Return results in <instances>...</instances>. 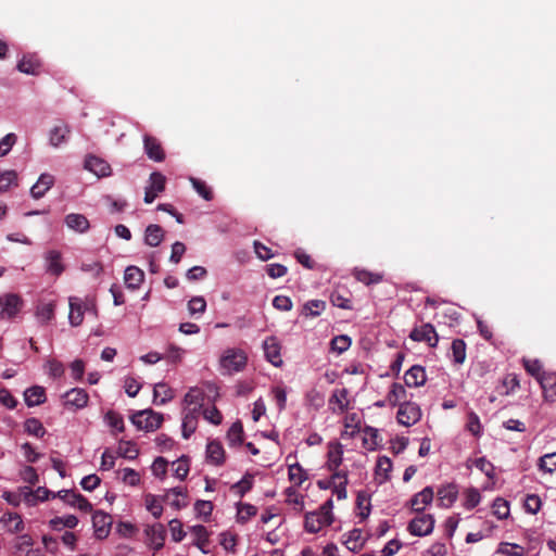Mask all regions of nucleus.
Returning a JSON list of instances; mask_svg holds the SVG:
<instances>
[{
    "label": "nucleus",
    "instance_id": "obj_53",
    "mask_svg": "<svg viewBox=\"0 0 556 556\" xmlns=\"http://www.w3.org/2000/svg\"><path fill=\"white\" fill-rule=\"evenodd\" d=\"M118 456L126 459H135L139 455V450L136 443L131 441H119L117 446Z\"/></svg>",
    "mask_w": 556,
    "mask_h": 556
},
{
    "label": "nucleus",
    "instance_id": "obj_36",
    "mask_svg": "<svg viewBox=\"0 0 556 556\" xmlns=\"http://www.w3.org/2000/svg\"><path fill=\"white\" fill-rule=\"evenodd\" d=\"M174 390L165 382H159L153 388V402L157 405H164L174 399Z\"/></svg>",
    "mask_w": 556,
    "mask_h": 556
},
{
    "label": "nucleus",
    "instance_id": "obj_60",
    "mask_svg": "<svg viewBox=\"0 0 556 556\" xmlns=\"http://www.w3.org/2000/svg\"><path fill=\"white\" fill-rule=\"evenodd\" d=\"M104 420L112 430L116 432L124 431V419L118 413L114 410L108 412L105 414Z\"/></svg>",
    "mask_w": 556,
    "mask_h": 556
},
{
    "label": "nucleus",
    "instance_id": "obj_28",
    "mask_svg": "<svg viewBox=\"0 0 556 556\" xmlns=\"http://www.w3.org/2000/svg\"><path fill=\"white\" fill-rule=\"evenodd\" d=\"M54 176L49 173H43L39 176L36 184L30 188V195L34 199L42 198L54 185Z\"/></svg>",
    "mask_w": 556,
    "mask_h": 556
},
{
    "label": "nucleus",
    "instance_id": "obj_58",
    "mask_svg": "<svg viewBox=\"0 0 556 556\" xmlns=\"http://www.w3.org/2000/svg\"><path fill=\"white\" fill-rule=\"evenodd\" d=\"M326 308V303L321 300H311L304 304V315L307 317L319 316Z\"/></svg>",
    "mask_w": 556,
    "mask_h": 556
},
{
    "label": "nucleus",
    "instance_id": "obj_22",
    "mask_svg": "<svg viewBox=\"0 0 556 556\" xmlns=\"http://www.w3.org/2000/svg\"><path fill=\"white\" fill-rule=\"evenodd\" d=\"M434 491L431 486H426L416 493L409 501L410 507L416 513H421L433 501Z\"/></svg>",
    "mask_w": 556,
    "mask_h": 556
},
{
    "label": "nucleus",
    "instance_id": "obj_34",
    "mask_svg": "<svg viewBox=\"0 0 556 556\" xmlns=\"http://www.w3.org/2000/svg\"><path fill=\"white\" fill-rule=\"evenodd\" d=\"M41 63L35 54L24 55L17 64V70L27 75H38Z\"/></svg>",
    "mask_w": 556,
    "mask_h": 556
},
{
    "label": "nucleus",
    "instance_id": "obj_64",
    "mask_svg": "<svg viewBox=\"0 0 556 556\" xmlns=\"http://www.w3.org/2000/svg\"><path fill=\"white\" fill-rule=\"evenodd\" d=\"M539 467L541 470L548 473L556 471V452L542 456L540 458Z\"/></svg>",
    "mask_w": 556,
    "mask_h": 556
},
{
    "label": "nucleus",
    "instance_id": "obj_4",
    "mask_svg": "<svg viewBox=\"0 0 556 556\" xmlns=\"http://www.w3.org/2000/svg\"><path fill=\"white\" fill-rule=\"evenodd\" d=\"M85 312H91L92 314H97L96 305L91 302H84L81 299L77 296L70 298V314L68 320L70 324L74 327L79 326L84 320Z\"/></svg>",
    "mask_w": 556,
    "mask_h": 556
},
{
    "label": "nucleus",
    "instance_id": "obj_13",
    "mask_svg": "<svg viewBox=\"0 0 556 556\" xmlns=\"http://www.w3.org/2000/svg\"><path fill=\"white\" fill-rule=\"evenodd\" d=\"M409 338L416 342H426L431 348L437 346L439 342L437 331L431 324H424L419 327H415L410 331Z\"/></svg>",
    "mask_w": 556,
    "mask_h": 556
},
{
    "label": "nucleus",
    "instance_id": "obj_25",
    "mask_svg": "<svg viewBox=\"0 0 556 556\" xmlns=\"http://www.w3.org/2000/svg\"><path fill=\"white\" fill-rule=\"evenodd\" d=\"M405 386L408 388H418L426 383L427 375L422 366L414 365L404 375Z\"/></svg>",
    "mask_w": 556,
    "mask_h": 556
},
{
    "label": "nucleus",
    "instance_id": "obj_27",
    "mask_svg": "<svg viewBox=\"0 0 556 556\" xmlns=\"http://www.w3.org/2000/svg\"><path fill=\"white\" fill-rule=\"evenodd\" d=\"M181 414H182V422H181L182 437L185 439H189L191 437V434H193L194 431L197 430L198 418L201 413L182 407Z\"/></svg>",
    "mask_w": 556,
    "mask_h": 556
},
{
    "label": "nucleus",
    "instance_id": "obj_6",
    "mask_svg": "<svg viewBox=\"0 0 556 556\" xmlns=\"http://www.w3.org/2000/svg\"><path fill=\"white\" fill-rule=\"evenodd\" d=\"M23 307V300L15 293H7L0 296V318H14Z\"/></svg>",
    "mask_w": 556,
    "mask_h": 556
},
{
    "label": "nucleus",
    "instance_id": "obj_12",
    "mask_svg": "<svg viewBox=\"0 0 556 556\" xmlns=\"http://www.w3.org/2000/svg\"><path fill=\"white\" fill-rule=\"evenodd\" d=\"M0 527L9 534H20L25 530L22 516L15 511H4L0 516Z\"/></svg>",
    "mask_w": 556,
    "mask_h": 556
},
{
    "label": "nucleus",
    "instance_id": "obj_41",
    "mask_svg": "<svg viewBox=\"0 0 556 556\" xmlns=\"http://www.w3.org/2000/svg\"><path fill=\"white\" fill-rule=\"evenodd\" d=\"M362 441L367 451H375L381 441L379 431L372 427H365L362 431Z\"/></svg>",
    "mask_w": 556,
    "mask_h": 556
},
{
    "label": "nucleus",
    "instance_id": "obj_17",
    "mask_svg": "<svg viewBox=\"0 0 556 556\" xmlns=\"http://www.w3.org/2000/svg\"><path fill=\"white\" fill-rule=\"evenodd\" d=\"M165 188V177L159 172H154L150 175L149 185L146 187L144 202L152 203L159 193Z\"/></svg>",
    "mask_w": 556,
    "mask_h": 556
},
{
    "label": "nucleus",
    "instance_id": "obj_7",
    "mask_svg": "<svg viewBox=\"0 0 556 556\" xmlns=\"http://www.w3.org/2000/svg\"><path fill=\"white\" fill-rule=\"evenodd\" d=\"M434 517L430 514H422L412 519L407 526V530L415 536H427L434 529Z\"/></svg>",
    "mask_w": 556,
    "mask_h": 556
},
{
    "label": "nucleus",
    "instance_id": "obj_49",
    "mask_svg": "<svg viewBox=\"0 0 556 556\" xmlns=\"http://www.w3.org/2000/svg\"><path fill=\"white\" fill-rule=\"evenodd\" d=\"M173 475L179 479L185 480L190 471V460L187 456H181L172 463Z\"/></svg>",
    "mask_w": 556,
    "mask_h": 556
},
{
    "label": "nucleus",
    "instance_id": "obj_45",
    "mask_svg": "<svg viewBox=\"0 0 556 556\" xmlns=\"http://www.w3.org/2000/svg\"><path fill=\"white\" fill-rule=\"evenodd\" d=\"M361 429V418L356 413L348 414L344 417V430L342 437L353 438Z\"/></svg>",
    "mask_w": 556,
    "mask_h": 556
},
{
    "label": "nucleus",
    "instance_id": "obj_40",
    "mask_svg": "<svg viewBox=\"0 0 556 556\" xmlns=\"http://www.w3.org/2000/svg\"><path fill=\"white\" fill-rule=\"evenodd\" d=\"M164 239V230L161 226L152 224L146 228L144 243L149 247L155 248L161 244Z\"/></svg>",
    "mask_w": 556,
    "mask_h": 556
},
{
    "label": "nucleus",
    "instance_id": "obj_31",
    "mask_svg": "<svg viewBox=\"0 0 556 556\" xmlns=\"http://www.w3.org/2000/svg\"><path fill=\"white\" fill-rule=\"evenodd\" d=\"M392 467V462L388 456H379L375 467V480L379 484L390 480Z\"/></svg>",
    "mask_w": 556,
    "mask_h": 556
},
{
    "label": "nucleus",
    "instance_id": "obj_52",
    "mask_svg": "<svg viewBox=\"0 0 556 556\" xmlns=\"http://www.w3.org/2000/svg\"><path fill=\"white\" fill-rule=\"evenodd\" d=\"M257 513V508L249 503H239L237 505V522L245 523Z\"/></svg>",
    "mask_w": 556,
    "mask_h": 556
},
{
    "label": "nucleus",
    "instance_id": "obj_18",
    "mask_svg": "<svg viewBox=\"0 0 556 556\" xmlns=\"http://www.w3.org/2000/svg\"><path fill=\"white\" fill-rule=\"evenodd\" d=\"M45 268L49 275L59 277L65 269L62 262V253L58 250H49L43 255Z\"/></svg>",
    "mask_w": 556,
    "mask_h": 556
},
{
    "label": "nucleus",
    "instance_id": "obj_11",
    "mask_svg": "<svg viewBox=\"0 0 556 556\" xmlns=\"http://www.w3.org/2000/svg\"><path fill=\"white\" fill-rule=\"evenodd\" d=\"M343 445L339 442H329L327 446V462L326 466L329 471L332 473L337 472H346L345 470H340V466L343 462Z\"/></svg>",
    "mask_w": 556,
    "mask_h": 556
},
{
    "label": "nucleus",
    "instance_id": "obj_20",
    "mask_svg": "<svg viewBox=\"0 0 556 556\" xmlns=\"http://www.w3.org/2000/svg\"><path fill=\"white\" fill-rule=\"evenodd\" d=\"M92 525L97 538L104 539L110 533L112 517L102 510H97L92 515Z\"/></svg>",
    "mask_w": 556,
    "mask_h": 556
},
{
    "label": "nucleus",
    "instance_id": "obj_54",
    "mask_svg": "<svg viewBox=\"0 0 556 556\" xmlns=\"http://www.w3.org/2000/svg\"><path fill=\"white\" fill-rule=\"evenodd\" d=\"M496 554H500L503 556H525L526 551L522 546H520L518 544L502 542L498 544Z\"/></svg>",
    "mask_w": 556,
    "mask_h": 556
},
{
    "label": "nucleus",
    "instance_id": "obj_29",
    "mask_svg": "<svg viewBox=\"0 0 556 556\" xmlns=\"http://www.w3.org/2000/svg\"><path fill=\"white\" fill-rule=\"evenodd\" d=\"M539 383L543 390V396H544L545 401L555 402L556 401V374L547 371L545 375L539 377Z\"/></svg>",
    "mask_w": 556,
    "mask_h": 556
},
{
    "label": "nucleus",
    "instance_id": "obj_50",
    "mask_svg": "<svg viewBox=\"0 0 556 556\" xmlns=\"http://www.w3.org/2000/svg\"><path fill=\"white\" fill-rule=\"evenodd\" d=\"M229 446H239L243 442V428L240 421L233 422L227 431Z\"/></svg>",
    "mask_w": 556,
    "mask_h": 556
},
{
    "label": "nucleus",
    "instance_id": "obj_30",
    "mask_svg": "<svg viewBox=\"0 0 556 556\" xmlns=\"http://www.w3.org/2000/svg\"><path fill=\"white\" fill-rule=\"evenodd\" d=\"M265 356L269 363L274 366L279 367L282 364L280 354V345L276 338H267L263 343Z\"/></svg>",
    "mask_w": 556,
    "mask_h": 556
},
{
    "label": "nucleus",
    "instance_id": "obj_21",
    "mask_svg": "<svg viewBox=\"0 0 556 556\" xmlns=\"http://www.w3.org/2000/svg\"><path fill=\"white\" fill-rule=\"evenodd\" d=\"M206 462L214 466H220L225 463V450L219 441L211 440L205 450Z\"/></svg>",
    "mask_w": 556,
    "mask_h": 556
},
{
    "label": "nucleus",
    "instance_id": "obj_2",
    "mask_svg": "<svg viewBox=\"0 0 556 556\" xmlns=\"http://www.w3.org/2000/svg\"><path fill=\"white\" fill-rule=\"evenodd\" d=\"M248 362L247 353L241 349H227L220 356L219 367L222 374L232 375L242 371Z\"/></svg>",
    "mask_w": 556,
    "mask_h": 556
},
{
    "label": "nucleus",
    "instance_id": "obj_48",
    "mask_svg": "<svg viewBox=\"0 0 556 556\" xmlns=\"http://www.w3.org/2000/svg\"><path fill=\"white\" fill-rule=\"evenodd\" d=\"M286 503L291 505L293 509L301 513L304 509V496L300 494L295 486H289L285 491Z\"/></svg>",
    "mask_w": 556,
    "mask_h": 556
},
{
    "label": "nucleus",
    "instance_id": "obj_63",
    "mask_svg": "<svg viewBox=\"0 0 556 556\" xmlns=\"http://www.w3.org/2000/svg\"><path fill=\"white\" fill-rule=\"evenodd\" d=\"M54 307L55 306L53 302L40 304L36 312L38 319L42 323H48L51 320L54 316Z\"/></svg>",
    "mask_w": 556,
    "mask_h": 556
},
{
    "label": "nucleus",
    "instance_id": "obj_33",
    "mask_svg": "<svg viewBox=\"0 0 556 556\" xmlns=\"http://www.w3.org/2000/svg\"><path fill=\"white\" fill-rule=\"evenodd\" d=\"M332 482L334 483L331 490L332 495L338 501L345 500L348 496L346 485L349 483L348 472L332 473Z\"/></svg>",
    "mask_w": 556,
    "mask_h": 556
},
{
    "label": "nucleus",
    "instance_id": "obj_51",
    "mask_svg": "<svg viewBox=\"0 0 556 556\" xmlns=\"http://www.w3.org/2000/svg\"><path fill=\"white\" fill-rule=\"evenodd\" d=\"M353 275L359 282H363L367 286L379 283L383 279V276L379 273H371L359 268H355Z\"/></svg>",
    "mask_w": 556,
    "mask_h": 556
},
{
    "label": "nucleus",
    "instance_id": "obj_14",
    "mask_svg": "<svg viewBox=\"0 0 556 556\" xmlns=\"http://www.w3.org/2000/svg\"><path fill=\"white\" fill-rule=\"evenodd\" d=\"M328 407L336 415L344 414L350 407L348 389H334L328 400Z\"/></svg>",
    "mask_w": 556,
    "mask_h": 556
},
{
    "label": "nucleus",
    "instance_id": "obj_32",
    "mask_svg": "<svg viewBox=\"0 0 556 556\" xmlns=\"http://www.w3.org/2000/svg\"><path fill=\"white\" fill-rule=\"evenodd\" d=\"M406 399L407 392L405 387L399 382H393L390 386V390L387 393L388 405L391 407H400V404H402L403 402H407Z\"/></svg>",
    "mask_w": 556,
    "mask_h": 556
},
{
    "label": "nucleus",
    "instance_id": "obj_39",
    "mask_svg": "<svg viewBox=\"0 0 556 556\" xmlns=\"http://www.w3.org/2000/svg\"><path fill=\"white\" fill-rule=\"evenodd\" d=\"M288 479L293 486H300L308 479V473L299 463L289 464Z\"/></svg>",
    "mask_w": 556,
    "mask_h": 556
},
{
    "label": "nucleus",
    "instance_id": "obj_56",
    "mask_svg": "<svg viewBox=\"0 0 556 556\" xmlns=\"http://www.w3.org/2000/svg\"><path fill=\"white\" fill-rule=\"evenodd\" d=\"M452 357L453 362L457 365H462L466 359V343L462 339H455L452 342Z\"/></svg>",
    "mask_w": 556,
    "mask_h": 556
},
{
    "label": "nucleus",
    "instance_id": "obj_26",
    "mask_svg": "<svg viewBox=\"0 0 556 556\" xmlns=\"http://www.w3.org/2000/svg\"><path fill=\"white\" fill-rule=\"evenodd\" d=\"M165 533V528L162 523H154L146 529L148 542L154 549H160L164 546Z\"/></svg>",
    "mask_w": 556,
    "mask_h": 556
},
{
    "label": "nucleus",
    "instance_id": "obj_19",
    "mask_svg": "<svg viewBox=\"0 0 556 556\" xmlns=\"http://www.w3.org/2000/svg\"><path fill=\"white\" fill-rule=\"evenodd\" d=\"M71 127L64 122H58L49 130V143L53 148H60L68 141Z\"/></svg>",
    "mask_w": 556,
    "mask_h": 556
},
{
    "label": "nucleus",
    "instance_id": "obj_61",
    "mask_svg": "<svg viewBox=\"0 0 556 556\" xmlns=\"http://www.w3.org/2000/svg\"><path fill=\"white\" fill-rule=\"evenodd\" d=\"M345 546L353 552L358 551L363 546L362 531L359 529H353L349 532L346 540L344 541Z\"/></svg>",
    "mask_w": 556,
    "mask_h": 556
},
{
    "label": "nucleus",
    "instance_id": "obj_1",
    "mask_svg": "<svg viewBox=\"0 0 556 556\" xmlns=\"http://www.w3.org/2000/svg\"><path fill=\"white\" fill-rule=\"evenodd\" d=\"M333 501L329 498L318 510L306 514L304 527L309 533H317L333 521Z\"/></svg>",
    "mask_w": 556,
    "mask_h": 556
},
{
    "label": "nucleus",
    "instance_id": "obj_5",
    "mask_svg": "<svg viewBox=\"0 0 556 556\" xmlns=\"http://www.w3.org/2000/svg\"><path fill=\"white\" fill-rule=\"evenodd\" d=\"M419 405L413 402H403L396 413V420L404 427H410L417 424L421 418Z\"/></svg>",
    "mask_w": 556,
    "mask_h": 556
},
{
    "label": "nucleus",
    "instance_id": "obj_16",
    "mask_svg": "<svg viewBox=\"0 0 556 556\" xmlns=\"http://www.w3.org/2000/svg\"><path fill=\"white\" fill-rule=\"evenodd\" d=\"M63 399L65 407L76 410L87 406L89 395L84 389L73 388L64 394Z\"/></svg>",
    "mask_w": 556,
    "mask_h": 556
},
{
    "label": "nucleus",
    "instance_id": "obj_37",
    "mask_svg": "<svg viewBox=\"0 0 556 556\" xmlns=\"http://www.w3.org/2000/svg\"><path fill=\"white\" fill-rule=\"evenodd\" d=\"M144 279V273L137 266H128L125 269L124 280L127 288L136 290L138 289Z\"/></svg>",
    "mask_w": 556,
    "mask_h": 556
},
{
    "label": "nucleus",
    "instance_id": "obj_46",
    "mask_svg": "<svg viewBox=\"0 0 556 556\" xmlns=\"http://www.w3.org/2000/svg\"><path fill=\"white\" fill-rule=\"evenodd\" d=\"M77 525H78V518L74 515L55 517L49 521L50 528L53 530H56V531H61L65 528L74 529Z\"/></svg>",
    "mask_w": 556,
    "mask_h": 556
},
{
    "label": "nucleus",
    "instance_id": "obj_62",
    "mask_svg": "<svg viewBox=\"0 0 556 556\" xmlns=\"http://www.w3.org/2000/svg\"><path fill=\"white\" fill-rule=\"evenodd\" d=\"M206 309V301L203 296H192L188 302V312L191 316L203 314Z\"/></svg>",
    "mask_w": 556,
    "mask_h": 556
},
{
    "label": "nucleus",
    "instance_id": "obj_47",
    "mask_svg": "<svg viewBox=\"0 0 556 556\" xmlns=\"http://www.w3.org/2000/svg\"><path fill=\"white\" fill-rule=\"evenodd\" d=\"M18 176L13 169L0 173V194L8 192L11 188L17 187Z\"/></svg>",
    "mask_w": 556,
    "mask_h": 556
},
{
    "label": "nucleus",
    "instance_id": "obj_59",
    "mask_svg": "<svg viewBox=\"0 0 556 556\" xmlns=\"http://www.w3.org/2000/svg\"><path fill=\"white\" fill-rule=\"evenodd\" d=\"M492 509H493V514L498 519H506V518H508V516L510 514L509 503L502 497H497L494 500Z\"/></svg>",
    "mask_w": 556,
    "mask_h": 556
},
{
    "label": "nucleus",
    "instance_id": "obj_23",
    "mask_svg": "<svg viewBox=\"0 0 556 556\" xmlns=\"http://www.w3.org/2000/svg\"><path fill=\"white\" fill-rule=\"evenodd\" d=\"M189 532L193 536V544L204 554L208 553L210 532L202 525H194L189 528Z\"/></svg>",
    "mask_w": 556,
    "mask_h": 556
},
{
    "label": "nucleus",
    "instance_id": "obj_42",
    "mask_svg": "<svg viewBox=\"0 0 556 556\" xmlns=\"http://www.w3.org/2000/svg\"><path fill=\"white\" fill-rule=\"evenodd\" d=\"M457 498V489L453 484H447L439 489L438 501L440 506L450 507Z\"/></svg>",
    "mask_w": 556,
    "mask_h": 556
},
{
    "label": "nucleus",
    "instance_id": "obj_9",
    "mask_svg": "<svg viewBox=\"0 0 556 556\" xmlns=\"http://www.w3.org/2000/svg\"><path fill=\"white\" fill-rule=\"evenodd\" d=\"M206 399V392L202 387H191L184 396L182 407L201 413Z\"/></svg>",
    "mask_w": 556,
    "mask_h": 556
},
{
    "label": "nucleus",
    "instance_id": "obj_15",
    "mask_svg": "<svg viewBox=\"0 0 556 556\" xmlns=\"http://www.w3.org/2000/svg\"><path fill=\"white\" fill-rule=\"evenodd\" d=\"M22 496L24 497V504L33 507L52 497V492L45 486H38L36 490L29 486H22Z\"/></svg>",
    "mask_w": 556,
    "mask_h": 556
},
{
    "label": "nucleus",
    "instance_id": "obj_3",
    "mask_svg": "<svg viewBox=\"0 0 556 556\" xmlns=\"http://www.w3.org/2000/svg\"><path fill=\"white\" fill-rule=\"evenodd\" d=\"M131 422L139 430L154 431L163 422V416L152 409H143L131 416Z\"/></svg>",
    "mask_w": 556,
    "mask_h": 556
},
{
    "label": "nucleus",
    "instance_id": "obj_57",
    "mask_svg": "<svg viewBox=\"0 0 556 556\" xmlns=\"http://www.w3.org/2000/svg\"><path fill=\"white\" fill-rule=\"evenodd\" d=\"M25 431L33 437L42 438L46 434V429L41 421L37 418H28L24 422Z\"/></svg>",
    "mask_w": 556,
    "mask_h": 556
},
{
    "label": "nucleus",
    "instance_id": "obj_10",
    "mask_svg": "<svg viewBox=\"0 0 556 556\" xmlns=\"http://www.w3.org/2000/svg\"><path fill=\"white\" fill-rule=\"evenodd\" d=\"M163 501L176 510L186 508L189 504L188 490L184 486L167 489L163 494Z\"/></svg>",
    "mask_w": 556,
    "mask_h": 556
},
{
    "label": "nucleus",
    "instance_id": "obj_35",
    "mask_svg": "<svg viewBox=\"0 0 556 556\" xmlns=\"http://www.w3.org/2000/svg\"><path fill=\"white\" fill-rule=\"evenodd\" d=\"M64 222H65V225L70 229H72L76 232H79V233H84V232L88 231V229L90 227L89 220L83 214H76V213L67 214L64 218Z\"/></svg>",
    "mask_w": 556,
    "mask_h": 556
},
{
    "label": "nucleus",
    "instance_id": "obj_38",
    "mask_svg": "<svg viewBox=\"0 0 556 556\" xmlns=\"http://www.w3.org/2000/svg\"><path fill=\"white\" fill-rule=\"evenodd\" d=\"M46 399V391L40 386H34L24 391V400L29 407L45 403Z\"/></svg>",
    "mask_w": 556,
    "mask_h": 556
},
{
    "label": "nucleus",
    "instance_id": "obj_43",
    "mask_svg": "<svg viewBox=\"0 0 556 556\" xmlns=\"http://www.w3.org/2000/svg\"><path fill=\"white\" fill-rule=\"evenodd\" d=\"M144 150L149 159L161 162L164 160L163 150L156 139L144 136Z\"/></svg>",
    "mask_w": 556,
    "mask_h": 556
},
{
    "label": "nucleus",
    "instance_id": "obj_8",
    "mask_svg": "<svg viewBox=\"0 0 556 556\" xmlns=\"http://www.w3.org/2000/svg\"><path fill=\"white\" fill-rule=\"evenodd\" d=\"M55 497L60 498L68 506L77 508L84 513H89L92 509V506L87 498L72 490H61L56 493L52 492V498Z\"/></svg>",
    "mask_w": 556,
    "mask_h": 556
},
{
    "label": "nucleus",
    "instance_id": "obj_44",
    "mask_svg": "<svg viewBox=\"0 0 556 556\" xmlns=\"http://www.w3.org/2000/svg\"><path fill=\"white\" fill-rule=\"evenodd\" d=\"M146 509L156 519H159L163 514V497L148 493L143 497Z\"/></svg>",
    "mask_w": 556,
    "mask_h": 556
},
{
    "label": "nucleus",
    "instance_id": "obj_55",
    "mask_svg": "<svg viewBox=\"0 0 556 556\" xmlns=\"http://www.w3.org/2000/svg\"><path fill=\"white\" fill-rule=\"evenodd\" d=\"M214 505L211 501L198 500L194 503V513L198 518L208 521L213 513Z\"/></svg>",
    "mask_w": 556,
    "mask_h": 556
},
{
    "label": "nucleus",
    "instance_id": "obj_24",
    "mask_svg": "<svg viewBox=\"0 0 556 556\" xmlns=\"http://www.w3.org/2000/svg\"><path fill=\"white\" fill-rule=\"evenodd\" d=\"M85 168L98 177H108L111 175V166L104 160L89 155L85 160Z\"/></svg>",
    "mask_w": 556,
    "mask_h": 556
}]
</instances>
